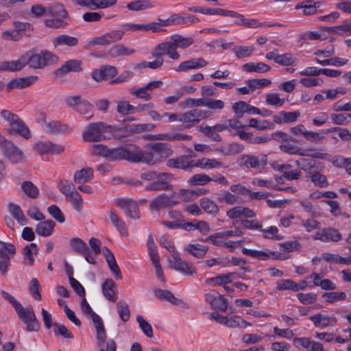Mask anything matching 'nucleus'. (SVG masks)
Instances as JSON below:
<instances>
[{"instance_id":"f8f14e48","label":"nucleus","mask_w":351,"mask_h":351,"mask_svg":"<svg viewBox=\"0 0 351 351\" xmlns=\"http://www.w3.org/2000/svg\"><path fill=\"white\" fill-rule=\"evenodd\" d=\"M169 262L172 268L184 275L191 276L196 273V269L186 261L182 260L180 257L178 252L172 254V258Z\"/></svg>"},{"instance_id":"a18cd8bd","label":"nucleus","mask_w":351,"mask_h":351,"mask_svg":"<svg viewBox=\"0 0 351 351\" xmlns=\"http://www.w3.org/2000/svg\"><path fill=\"white\" fill-rule=\"evenodd\" d=\"M200 207L207 213L216 215L219 208L217 204L209 198L204 197L200 199Z\"/></svg>"},{"instance_id":"f704fd0d","label":"nucleus","mask_w":351,"mask_h":351,"mask_svg":"<svg viewBox=\"0 0 351 351\" xmlns=\"http://www.w3.org/2000/svg\"><path fill=\"white\" fill-rule=\"evenodd\" d=\"M55 222L51 219L38 223L36 226V232L42 237H49L52 234Z\"/></svg>"},{"instance_id":"9b49d317","label":"nucleus","mask_w":351,"mask_h":351,"mask_svg":"<svg viewBox=\"0 0 351 351\" xmlns=\"http://www.w3.org/2000/svg\"><path fill=\"white\" fill-rule=\"evenodd\" d=\"M124 34L122 30H114L100 36L95 37L88 42L90 46L108 45L120 40Z\"/></svg>"},{"instance_id":"39448f33","label":"nucleus","mask_w":351,"mask_h":351,"mask_svg":"<svg viewBox=\"0 0 351 351\" xmlns=\"http://www.w3.org/2000/svg\"><path fill=\"white\" fill-rule=\"evenodd\" d=\"M1 148L4 156L14 164L23 163L26 161V158L23 152L12 141L3 139L1 141Z\"/></svg>"},{"instance_id":"ea45409f","label":"nucleus","mask_w":351,"mask_h":351,"mask_svg":"<svg viewBox=\"0 0 351 351\" xmlns=\"http://www.w3.org/2000/svg\"><path fill=\"white\" fill-rule=\"evenodd\" d=\"M109 217L111 223L122 236L126 237L128 235L125 222L113 210L110 212Z\"/></svg>"},{"instance_id":"69168bd1","label":"nucleus","mask_w":351,"mask_h":351,"mask_svg":"<svg viewBox=\"0 0 351 351\" xmlns=\"http://www.w3.org/2000/svg\"><path fill=\"white\" fill-rule=\"evenodd\" d=\"M47 14V7L38 3L32 5L29 12V15L34 18H40Z\"/></svg>"},{"instance_id":"c756f323","label":"nucleus","mask_w":351,"mask_h":351,"mask_svg":"<svg viewBox=\"0 0 351 351\" xmlns=\"http://www.w3.org/2000/svg\"><path fill=\"white\" fill-rule=\"evenodd\" d=\"M194 167L202 169H211L224 167V165L221 161L215 158H202L195 160Z\"/></svg>"},{"instance_id":"09e8293b","label":"nucleus","mask_w":351,"mask_h":351,"mask_svg":"<svg viewBox=\"0 0 351 351\" xmlns=\"http://www.w3.org/2000/svg\"><path fill=\"white\" fill-rule=\"evenodd\" d=\"M213 180L206 174L198 173L189 178L187 182L191 186H202L210 182Z\"/></svg>"},{"instance_id":"5701e85b","label":"nucleus","mask_w":351,"mask_h":351,"mask_svg":"<svg viewBox=\"0 0 351 351\" xmlns=\"http://www.w3.org/2000/svg\"><path fill=\"white\" fill-rule=\"evenodd\" d=\"M102 252L111 272L117 279H121L122 274L113 253L106 246L103 247Z\"/></svg>"},{"instance_id":"0eeeda50","label":"nucleus","mask_w":351,"mask_h":351,"mask_svg":"<svg viewBox=\"0 0 351 351\" xmlns=\"http://www.w3.org/2000/svg\"><path fill=\"white\" fill-rule=\"evenodd\" d=\"M173 179V176L170 173H159L156 179L145 187V190L147 191H172L173 186L170 182Z\"/></svg>"},{"instance_id":"a19ab883","label":"nucleus","mask_w":351,"mask_h":351,"mask_svg":"<svg viewBox=\"0 0 351 351\" xmlns=\"http://www.w3.org/2000/svg\"><path fill=\"white\" fill-rule=\"evenodd\" d=\"M69 19L54 17L53 19H47L44 21L46 27L53 29H64L69 26L67 21Z\"/></svg>"},{"instance_id":"5fc2aeb1","label":"nucleus","mask_w":351,"mask_h":351,"mask_svg":"<svg viewBox=\"0 0 351 351\" xmlns=\"http://www.w3.org/2000/svg\"><path fill=\"white\" fill-rule=\"evenodd\" d=\"M117 310L120 319L123 322H126L129 320L130 317V311L128 304L125 301L120 300L117 304Z\"/></svg>"},{"instance_id":"20e7f679","label":"nucleus","mask_w":351,"mask_h":351,"mask_svg":"<svg viewBox=\"0 0 351 351\" xmlns=\"http://www.w3.org/2000/svg\"><path fill=\"white\" fill-rule=\"evenodd\" d=\"M112 132V126L104 122L89 124L83 132V139L86 142H97L105 140L106 132Z\"/></svg>"},{"instance_id":"58836bf2","label":"nucleus","mask_w":351,"mask_h":351,"mask_svg":"<svg viewBox=\"0 0 351 351\" xmlns=\"http://www.w3.org/2000/svg\"><path fill=\"white\" fill-rule=\"evenodd\" d=\"M23 68L21 56L16 60L5 61L0 63V72H14L21 71Z\"/></svg>"},{"instance_id":"e433bc0d","label":"nucleus","mask_w":351,"mask_h":351,"mask_svg":"<svg viewBox=\"0 0 351 351\" xmlns=\"http://www.w3.org/2000/svg\"><path fill=\"white\" fill-rule=\"evenodd\" d=\"M48 14L54 17L70 19L68 11L61 3H55L47 7Z\"/></svg>"},{"instance_id":"864d4df0","label":"nucleus","mask_w":351,"mask_h":351,"mask_svg":"<svg viewBox=\"0 0 351 351\" xmlns=\"http://www.w3.org/2000/svg\"><path fill=\"white\" fill-rule=\"evenodd\" d=\"M9 211L20 225L25 226L27 223V219L19 206L15 204H10Z\"/></svg>"},{"instance_id":"bb28decb","label":"nucleus","mask_w":351,"mask_h":351,"mask_svg":"<svg viewBox=\"0 0 351 351\" xmlns=\"http://www.w3.org/2000/svg\"><path fill=\"white\" fill-rule=\"evenodd\" d=\"M237 135L241 139L250 144H264L271 140L268 135L253 136L251 132H245L243 130H238Z\"/></svg>"},{"instance_id":"6e6552de","label":"nucleus","mask_w":351,"mask_h":351,"mask_svg":"<svg viewBox=\"0 0 351 351\" xmlns=\"http://www.w3.org/2000/svg\"><path fill=\"white\" fill-rule=\"evenodd\" d=\"M69 245L74 252L83 256L88 263L97 264V261L93 256L90 250L82 239L78 237L72 238L70 239Z\"/></svg>"},{"instance_id":"052dcab7","label":"nucleus","mask_w":351,"mask_h":351,"mask_svg":"<svg viewBox=\"0 0 351 351\" xmlns=\"http://www.w3.org/2000/svg\"><path fill=\"white\" fill-rule=\"evenodd\" d=\"M117 111L121 115H128L135 112L134 106L128 101L121 100L117 101Z\"/></svg>"},{"instance_id":"473e14b6","label":"nucleus","mask_w":351,"mask_h":351,"mask_svg":"<svg viewBox=\"0 0 351 351\" xmlns=\"http://www.w3.org/2000/svg\"><path fill=\"white\" fill-rule=\"evenodd\" d=\"M36 79V77L30 76L12 80L7 85L8 90L10 91L14 88H25L28 87L33 84Z\"/></svg>"},{"instance_id":"c85d7f7f","label":"nucleus","mask_w":351,"mask_h":351,"mask_svg":"<svg viewBox=\"0 0 351 351\" xmlns=\"http://www.w3.org/2000/svg\"><path fill=\"white\" fill-rule=\"evenodd\" d=\"M217 200L220 203H224L228 205L239 204L241 202V199L238 195L234 194L231 191L223 190L219 193L216 194Z\"/></svg>"},{"instance_id":"cd10ccee","label":"nucleus","mask_w":351,"mask_h":351,"mask_svg":"<svg viewBox=\"0 0 351 351\" xmlns=\"http://www.w3.org/2000/svg\"><path fill=\"white\" fill-rule=\"evenodd\" d=\"M208 62L202 58H194L182 62L176 69L178 71H186L189 69H197L204 67Z\"/></svg>"},{"instance_id":"4468645a","label":"nucleus","mask_w":351,"mask_h":351,"mask_svg":"<svg viewBox=\"0 0 351 351\" xmlns=\"http://www.w3.org/2000/svg\"><path fill=\"white\" fill-rule=\"evenodd\" d=\"M315 240L322 242H339L342 239L341 234L334 228H325L317 232L314 236Z\"/></svg>"},{"instance_id":"680f3d73","label":"nucleus","mask_w":351,"mask_h":351,"mask_svg":"<svg viewBox=\"0 0 351 351\" xmlns=\"http://www.w3.org/2000/svg\"><path fill=\"white\" fill-rule=\"evenodd\" d=\"M129 93L138 99H143L145 101H149L152 98L151 93L148 91L146 86L142 88H131L129 89Z\"/></svg>"},{"instance_id":"338daca9","label":"nucleus","mask_w":351,"mask_h":351,"mask_svg":"<svg viewBox=\"0 0 351 351\" xmlns=\"http://www.w3.org/2000/svg\"><path fill=\"white\" fill-rule=\"evenodd\" d=\"M201 191V189H199L198 191L191 189H180L178 194L182 197V201L190 202L202 194Z\"/></svg>"},{"instance_id":"6e6d98bb","label":"nucleus","mask_w":351,"mask_h":351,"mask_svg":"<svg viewBox=\"0 0 351 351\" xmlns=\"http://www.w3.org/2000/svg\"><path fill=\"white\" fill-rule=\"evenodd\" d=\"M38 252V246L36 243H32L28 245H26L23 248V254L25 256L27 263L29 265H33L34 263V258L33 257V253L37 254Z\"/></svg>"},{"instance_id":"774afa93","label":"nucleus","mask_w":351,"mask_h":351,"mask_svg":"<svg viewBox=\"0 0 351 351\" xmlns=\"http://www.w3.org/2000/svg\"><path fill=\"white\" fill-rule=\"evenodd\" d=\"M16 247L12 243L0 241V254L11 258L16 254Z\"/></svg>"},{"instance_id":"bf43d9fd","label":"nucleus","mask_w":351,"mask_h":351,"mask_svg":"<svg viewBox=\"0 0 351 351\" xmlns=\"http://www.w3.org/2000/svg\"><path fill=\"white\" fill-rule=\"evenodd\" d=\"M171 40L177 48L182 49L191 46L194 43L192 38H185L178 34L172 36Z\"/></svg>"},{"instance_id":"f257e3e1","label":"nucleus","mask_w":351,"mask_h":351,"mask_svg":"<svg viewBox=\"0 0 351 351\" xmlns=\"http://www.w3.org/2000/svg\"><path fill=\"white\" fill-rule=\"evenodd\" d=\"M147 147L151 148L152 151L143 150L132 144L114 148L96 144L92 147V154L106 158L110 161L125 160L133 163L143 162L155 165L162 158L171 156L173 152L171 145L165 143H151L148 144Z\"/></svg>"},{"instance_id":"dca6fc26","label":"nucleus","mask_w":351,"mask_h":351,"mask_svg":"<svg viewBox=\"0 0 351 351\" xmlns=\"http://www.w3.org/2000/svg\"><path fill=\"white\" fill-rule=\"evenodd\" d=\"M205 300L207 303L210 304L213 308L218 309L223 312L226 311L228 308L227 300L215 291H211L206 293L205 295Z\"/></svg>"},{"instance_id":"aec40b11","label":"nucleus","mask_w":351,"mask_h":351,"mask_svg":"<svg viewBox=\"0 0 351 351\" xmlns=\"http://www.w3.org/2000/svg\"><path fill=\"white\" fill-rule=\"evenodd\" d=\"M241 165L246 168H258L267 165V156L262 155L260 157L254 155L244 154L241 158Z\"/></svg>"},{"instance_id":"ddd939ff","label":"nucleus","mask_w":351,"mask_h":351,"mask_svg":"<svg viewBox=\"0 0 351 351\" xmlns=\"http://www.w3.org/2000/svg\"><path fill=\"white\" fill-rule=\"evenodd\" d=\"M34 149L40 155L59 154L64 152V147L60 144H56L51 141H40L34 145Z\"/></svg>"},{"instance_id":"c9c22d12","label":"nucleus","mask_w":351,"mask_h":351,"mask_svg":"<svg viewBox=\"0 0 351 351\" xmlns=\"http://www.w3.org/2000/svg\"><path fill=\"white\" fill-rule=\"evenodd\" d=\"M8 133H15L25 139H29L32 137V133L27 125L21 119L12 128L8 130Z\"/></svg>"},{"instance_id":"6ab92c4d","label":"nucleus","mask_w":351,"mask_h":351,"mask_svg":"<svg viewBox=\"0 0 351 351\" xmlns=\"http://www.w3.org/2000/svg\"><path fill=\"white\" fill-rule=\"evenodd\" d=\"M117 73V68L113 66L106 65L99 69L93 71L92 78L96 82H101L114 77Z\"/></svg>"},{"instance_id":"37998d69","label":"nucleus","mask_w":351,"mask_h":351,"mask_svg":"<svg viewBox=\"0 0 351 351\" xmlns=\"http://www.w3.org/2000/svg\"><path fill=\"white\" fill-rule=\"evenodd\" d=\"M243 69L247 72L265 73L270 71L271 67L263 62H248L243 66Z\"/></svg>"},{"instance_id":"a211bd4d","label":"nucleus","mask_w":351,"mask_h":351,"mask_svg":"<svg viewBox=\"0 0 351 351\" xmlns=\"http://www.w3.org/2000/svg\"><path fill=\"white\" fill-rule=\"evenodd\" d=\"M117 204L125 210L130 217L134 219L140 217L138 204L135 201L131 199L121 198L117 199Z\"/></svg>"},{"instance_id":"2f4dec72","label":"nucleus","mask_w":351,"mask_h":351,"mask_svg":"<svg viewBox=\"0 0 351 351\" xmlns=\"http://www.w3.org/2000/svg\"><path fill=\"white\" fill-rule=\"evenodd\" d=\"M79 40L77 37L71 36L67 34H61L53 40V44L55 47L66 45L70 47H75L78 45Z\"/></svg>"},{"instance_id":"0e129e2a","label":"nucleus","mask_w":351,"mask_h":351,"mask_svg":"<svg viewBox=\"0 0 351 351\" xmlns=\"http://www.w3.org/2000/svg\"><path fill=\"white\" fill-rule=\"evenodd\" d=\"M127 8L132 11L145 10L153 8V5L145 1H135L127 4Z\"/></svg>"},{"instance_id":"13d9d810","label":"nucleus","mask_w":351,"mask_h":351,"mask_svg":"<svg viewBox=\"0 0 351 351\" xmlns=\"http://www.w3.org/2000/svg\"><path fill=\"white\" fill-rule=\"evenodd\" d=\"M323 298L328 303H335L339 301H343L346 299L345 292H327L322 295Z\"/></svg>"},{"instance_id":"f3484780","label":"nucleus","mask_w":351,"mask_h":351,"mask_svg":"<svg viewBox=\"0 0 351 351\" xmlns=\"http://www.w3.org/2000/svg\"><path fill=\"white\" fill-rule=\"evenodd\" d=\"M242 253L245 255L250 256L252 258H257L260 261H267L269 258L278 260L280 257V254L277 252L265 250L264 251H258L247 248L242 249Z\"/></svg>"},{"instance_id":"72a5a7b5","label":"nucleus","mask_w":351,"mask_h":351,"mask_svg":"<svg viewBox=\"0 0 351 351\" xmlns=\"http://www.w3.org/2000/svg\"><path fill=\"white\" fill-rule=\"evenodd\" d=\"M93 178V170L90 167L83 168L76 171L74 173L73 180L77 184H84Z\"/></svg>"},{"instance_id":"2eb2a0df","label":"nucleus","mask_w":351,"mask_h":351,"mask_svg":"<svg viewBox=\"0 0 351 351\" xmlns=\"http://www.w3.org/2000/svg\"><path fill=\"white\" fill-rule=\"evenodd\" d=\"M177 47L173 42H165L157 45L153 50L152 54L153 56L167 55L173 60H178L180 54L176 51Z\"/></svg>"},{"instance_id":"423d86ee","label":"nucleus","mask_w":351,"mask_h":351,"mask_svg":"<svg viewBox=\"0 0 351 351\" xmlns=\"http://www.w3.org/2000/svg\"><path fill=\"white\" fill-rule=\"evenodd\" d=\"M16 312L20 319L26 325V330L28 332L38 331L40 324L32 306L24 308L21 306Z\"/></svg>"},{"instance_id":"9d476101","label":"nucleus","mask_w":351,"mask_h":351,"mask_svg":"<svg viewBox=\"0 0 351 351\" xmlns=\"http://www.w3.org/2000/svg\"><path fill=\"white\" fill-rule=\"evenodd\" d=\"M174 191L169 195L161 193L157 195L150 203V208L153 210L159 212L162 208L173 207L178 204V202L175 199Z\"/></svg>"},{"instance_id":"f03ea898","label":"nucleus","mask_w":351,"mask_h":351,"mask_svg":"<svg viewBox=\"0 0 351 351\" xmlns=\"http://www.w3.org/2000/svg\"><path fill=\"white\" fill-rule=\"evenodd\" d=\"M23 65L25 67L29 65L30 68L38 69L53 64L58 60V58L48 51H42L37 53L35 49L27 51L21 56Z\"/></svg>"},{"instance_id":"7ed1b4c3","label":"nucleus","mask_w":351,"mask_h":351,"mask_svg":"<svg viewBox=\"0 0 351 351\" xmlns=\"http://www.w3.org/2000/svg\"><path fill=\"white\" fill-rule=\"evenodd\" d=\"M91 318L97 332V343L99 351H116L117 344L113 339H108L105 345L106 332L101 318L95 313H93Z\"/></svg>"},{"instance_id":"1a4fd4ad","label":"nucleus","mask_w":351,"mask_h":351,"mask_svg":"<svg viewBox=\"0 0 351 351\" xmlns=\"http://www.w3.org/2000/svg\"><path fill=\"white\" fill-rule=\"evenodd\" d=\"M66 104L80 114H88L92 112V104L81 95L69 96L65 99Z\"/></svg>"},{"instance_id":"4be33fe9","label":"nucleus","mask_w":351,"mask_h":351,"mask_svg":"<svg viewBox=\"0 0 351 351\" xmlns=\"http://www.w3.org/2000/svg\"><path fill=\"white\" fill-rule=\"evenodd\" d=\"M82 62L80 60H68L56 71L55 75L57 77H63L69 72H80L82 71Z\"/></svg>"},{"instance_id":"8fccbe9b","label":"nucleus","mask_w":351,"mask_h":351,"mask_svg":"<svg viewBox=\"0 0 351 351\" xmlns=\"http://www.w3.org/2000/svg\"><path fill=\"white\" fill-rule=\"evenodd\" d=\"M237 16H233L234 18H239L240 21H235V23L244 26L248 28H258L261 27V22H259L257 19H245L244 16L236 12Z\"/></svg>"},{"instance_id":"49530a36","label":"nucleus","mask_w":351,"mask_h":351,"mask_svg":"<svg viewBox=\"0 0 351 351\" xmlns=\"http://www.w3.org/2000/svg\"><path fill=\"white\" fill-rule=\"evenodd\" d=\"M252 324L241 317L230 316L226 317L225 326L229 328H245Z\"/></svg>"},{"instance_id":"de8ad7c7","label":"nucleus","mask_w":351,"mask_h":351,"mask_svg":"<svg viewBox=\"0 0 351 351\" xmlns=\"http://www.w3.org/2000/svg\"><path fill=\"white\" fill-rule=\"evenodd\" d=\"M249 127L256 128L258 130H265L274 129L275 125L267 120L259 121L252 118L249 120Z\"/></svg>"},{"instance_id":"b1692460","label":"nucleus","mask_w":351,"mask_h":351,"mask_svg":"<svg viewBox=\"0 0 351 351\" xmlns=\"http://www.w3.org/2000/svg\"><path fill=\"white\" fill-rule=\"evenodd\" d=\"M102 293L109 301L115 302L117 300L118 291L115 282L111 278L106 279L101 287Z\"/></svg>"},{"instance_id":"c03bdc74","label":"nucleus","mask_w":351,"mask_h":351,"mask_svg":"<svg viewBox=\"0 0 351 351\" xmlns=\"http://www.w3.org/2000/svg\"><path fill=\"white\" fill-rule=\"evenodd\" d=\"M23 193L29 198L35 199L39 195L38 188L31 181H24L21 184Z\"/></svg>"},{"instance_id":"603ef678","label":"nucleus","mask_w":351,"mask_h":351,"mask_svg":"<svg viewBox=\"0 0 351 351\" xmlns=\"http://www.w3.org/2000/svg\"><path fill=\"white\" fill-rule=\"evenodd\" d=\"M296 165L308 175H313L315 167V161L313 160L302 158L295 161Z\"/></svg>"},{"instance_id":"3c124183","label":"nucleus","mask_w":351,"mask_h":351,"mask_svg":"<svg viewBox=\"0 0 351 351\" xmlns=\"http://www.w3.org/2000/svg\"><path fill=\"white\" fill-rule=\"evenodd\" d=\"M280 149L287 154L291 155H299L302 156H319L318 155L305 154L304 150L291 144H285L280 146Z\"/></svg>"},{"instance_id":"393cba45","label":"nucleus","mask_w":351,"mask_h":351,"mask_svg":"<svg viewBox=\"0 0 351 351\" xmlns=\"http://www.w3.org/2000/svg\"><path fill=\"white\" fill-rule=\"evenodd\" d=\"M309 319L313 322L315 327L318 328H325L328 326H334L337 322L335 317L322 315L321 313H317L309 317Z\"/></svg>"},{"instance_id":"79ce46f5","label":"nucleus","mask_w":351,"mask_h":351,"mask_svg":"<svg viewBox=\"0 0 351 351\" xmlns=\"http://www.w3.org/2000/svg\"><path fill=\"white\" fill-rule=\"evenodd\" d=\"M135 53V50L127 47L122 45H117L112 47L109 50V53L112 57H119V56H131Z\"/></svg>"},{"instance_id":"4d7b16f0","label":"nucleus","mask_w":351,"mask_h":351,"mask_svg":"<svg viewBox=\"0 0 351 351\" xmlns=\"http://www.w3.org/2000/svg\"><path fill=\"white\" fill-rule=\"evenodd\" d=\"M298 60L294 56L290 53L278 55L277 64L283 66H289L296 65Z\"/></svg>"},{"instance_id":"a878e982","label":"nucleus","mask_w":351,"mask_h":351,"mask_svg":"<svg viewBox=\"0 0 351 351\" xmlns=\"http://www.w3.org/2000/svg\"><path fill=\"white\" fill-rule=\"evenodd\" d=\"M43 121L45 123V125L43 126V130L45 132L50 134L62 133L66 132L68 129L67 125L62 124L60 121H51L47 122L45 115H43Z\"/></svg>"},{"instance_id":"4c0bfd02","label":"nucleus","mask_w":351,"mask_h":351,"mask_svg":"<svg viewBox=\"0 0 351 351\" xmlns=\"http://www.w3.org/2000/svg\"><path fill=\"white\" fill-rule=\"evenodd\" d=\"M208 247L200 244H189L184 247V250L197 258H203L208 252Z\"/></svg>"},{"instance_id":"412c9836","label":"nucleus","mask_w":351,"mask_h":351,"mask_svg":"<svg viewBox=\"0 0 351 351\" xmlns=\"http://www.w3.org/2000/svg\"><path fill=\"white\" fill-rule=\"evenodd\" d=\"M195 160H189L187 156L182 155L176 158H171L167 161V166L170 168H176L183 170H191L194 168Z\"/></svg>"},{"instance_id":"e2e57ef3","label":"nucleus","mask_w":351,"mask_h":351,"mask_svg":"<svg viewBox=\"0 0 351 351\" xmlns=\"http://www.w3.org/2000/svg\"><path fill=\"white\" fill-rule=\"evenodd\" d=\"M310 178L311 181L315 186L324 188L327 187L329 184L326 176L318 171H315V173H313Z\"/></svg>"},{"instance_id":"7c9ffc66","label":"nucleus","mask_w":351,"mask_h":351,"mask_svg":"<svg viewBox=\"0 0 351 351\" xmlns=\"http://www.w3.org/2000/svg\"><path fill=\"white\" fill-rule=\"evenodd\" d=\"M154 293L159 300L168 301L174 305L181 306L184 304L182 300L176 298L169 290L157 289L154 291Z\"/></svg>"}]
</instances>
